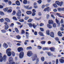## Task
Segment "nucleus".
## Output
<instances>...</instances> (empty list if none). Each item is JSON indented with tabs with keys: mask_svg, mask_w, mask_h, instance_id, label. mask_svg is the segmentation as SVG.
I'll return each mask as SVG.
<instances>
[{
	"mask_svg": "<svg viewBox=\"0 0 64 64\" xmlns=\"http://www.w3.org/2000/svg\"><path fill=\"white\" fill-rule=\"evenodd\" d=\"M56 4L58 5V6H61L63 5V2H60L58 1H56V2L55 3L53 4V6L55 8L58 7V6Z\"/></svg>",
	"mask_w": 64,
	"mask_h": 64,
	"instance_id": "obj_1",
	"label": "nucleus"
},
{
	"mask_svg": "<svg viewBox=\"0 0 64 64\" xmlns=\"http://www.w3.org/2000/svg\"><path fill=\"white\" fill-rule=\"evenodd\" d=\"M2 54L1 53H0V62H2L3 60L4 61H5L6 60L7 56L6 55H4L3 56V58L2 56Z\"/></svg>",
	"mask_w": 64,
	"mask_h": 64,
	"instance_id": "obj_2",
	"label": "nucleus"
},
{
	"mask_svg": "<svg viewBox=\"0 0 64 64\" xmlns=\"http://www.w3.org/2000/svg\"><path fill=\"white\" fill-rule=\"evenodd\" d=\"M46 34L47 35H50V36L52 38L54 37V34L53 32H51L50 34V31L49 30H46Z\"/></svg>",
	"mask_w": 64,
	"mask_h": 64,
	"instance_id": "obj_3",
	"label": "nucleus"
},
{
	"mask_svg": "<svg viewBox=\"0 0 64 64\" xmlns=\"http://www.w3.org/2000/svg\"><path fill=\"white\" fill-rule=\"evenodd\" d=\"M11 51V49L10 48H8L6 50V53L7 54L8 56L10 57L12 54L11 52L10 51Z\"/></svg>",
	"mask_w": 64,
	"mask_h": 64,
	"instance_id": "obj_4",
	"label": "nucleus"
},
{
	"mask_svg": "<svg viewBox=\"0 0 64 64\" xmlns=\"http://www.w3.org/2000/svg\"><path fill=\"white\" fill-rule=\"evenodd\" d=\"M28 25L30 27H32V26H33L34 28V29L36 28V27H37V25H36L35 24H33L31 23H30L28 24Z\"/></svg>",
	"mask_w": 64,
	"mask_h": 64,
	"instance_id": "obj_5",
	"label": "nucleus"
},
{
	"mask_svg": "<svg viewBox=\"0 0 64 64\" xmlns=\"http://www.w3.org/2000/svg\"><path fill=\"white\" fill-rule=\"evenodd\" d=\"M24 52H20L19 54V58L20 59H22V58H23V57H24Z\"/></svg>",
	"mask_w": 64,
	"mask_h": 64,
	"instance_id": "obj_6",
	"label": "nucleus"
},
{
	"mask_svg": "<svg viewBox=\"0 0 64 64\" xmlns=\"http://www.w3.org/2000/svg\"><path fill=\"white\" fill-rule=\"evenodd\" d=\"M21 10H19L18 11V12L16 13V15L18 17H21Z\"/></svg>",
	"mask_w": 64,
	"mask_h": 64,
	"instance_id": "obj_7",
	"label": "nucleus"
},
{
	"mask_svg": "<svg viewBox=\"0 0 64 64\" xmlns=\"http://www.w3.org/2000/svg\"><path fill=\"white\" fill-rule=\"evenodd\" d=\"M32 55H33V53L31 51H29L28 52L27 55L28 56H29V57H31Z\"/></svg>",
	"mask_w": 64,
	"mask_h": 64,
	"instance_id": "obj_8",
	"label": "nucleus"
},
{
	"mask_svg": "<svg viewBox=\"0 0 64 64\" xmlns=\"http://www.w3.org/2000/svg\"><path fill=\"white\" fill-rule=\"evenodd\" d=\"M4 24H5L6 25H7L6 26H4V27H5L4 29L5 30H8V28H9V26L7 25V24H8L7 22H5L4 23Z\"/></svg>",
	"mask_w": 64,
	"mask_h": 64,
	"instance_id": "obj_9",
	"label": "nucleus"
},
{
	"mask_svg": "<svg viewBox=\"0 0 64 64\" xmlns=\"http://www.w3.org/2000/svg\"><path fill=\"white\" fill-rule=\"evenodd\" d=\"M3 47H4V48L6 49V48H8V45L5 42H4L3 45Z\"/></svg>",
	"mask_w": 64,
	"mask_h": 64,
	"instance_id": "obj_10",
	"label": "nucleus"
},
{
	"mask_svg": "<svg viewBox=\"0 0 64 64\" xmlns=\"http://www.w3.org/2000/svg\"><path fill=\"white\" fill-rule=\"evenodd\" d=\"M18 52H20L23 50V48L22 47H19L18 48Z\"/></svg>",
	"mask_w": 64,
	"mask_h": 64,
	"instance_id": "obj_11",
	"label": "nucleus"
},
{
	"mask_svg": "<svg viewBox=\"0 0 64 64\" xmlns=\"http://www.w3.org/2000/svg\"><path fill=\"white\" fill-rule=\"evenodd\" d=\"M50 50H51V51L52 52H55V48L54 47H52L50 48Z\"/></svg>",
	"mask_w": 64,
	"mask_h": 64,
	"instance_id": "obj_12",
	"label": "nucleus"
},
{
	"mask_svg": "<svg viewBox=\"0 0 64 64\" xmlns=\"http://www.w3.org/2000/svg\"><path fill=\"white\" fill-rule=\"evenodd\" d=\"M54 23V22L52 20H50L48 21V24L50 25H51V24H53Z\"/></svg>",
	"mask_w": 64,
	"mask_h": 64,
	"instance_id": "obj_13",
	"label": "nucleus"
},
{
	"mask_svg": "<svg viewBox=\"0 0 64 64\" xmlns=\"http://www.w3.org/2000/svg\"><path fill=\"white\" fill-rule=\"evenodd\" d=\"M9 61L10 62V63H11L13 61V58L12 57H10L9 59Z\"/></svg>",
	"mask_w": 64,
	"mask_h": 64,
	"instance_id": "obj_14",
	"label": "nucleus"
},
{
	"mask_svg": "<svg viewBox=\"0 0 64 64\" xmlns=\"http://www.w3.org/2000/svg\"><path fill=\"white\" fill-rule=\"evenodd\" d=\"M37 58V55H36L35 56H34L33 58L32 59V61H35Z\"/></svg>",
	"mask_w": 64,
	"mask_h": 64,
	"instance_id": "obj_15",
	"label": "nucleus"
},
{
	"mask_svg": "<svg viewBox=\"0 0 64 64\" xmlns=\"http://www.w3.org/2000/svg\"><path fill=\"white\" fill-rule=\"evenodd\" d=\"M38 34H39V35L40 36H44L43 34V33L42 32H40L38 33Z\"/></svg>",
	"mask_w": 64,
	"mask_h": 64,
	"instance_id": "obj_16",
	"label": "nucleus"
},
{
	"mask_svg": "<svg viewBox=\"0 0 64 64\" xmlns=\"http://www.w3.org/2000/svg\"><path fill=\"white\" fill-rule=\"evenodd\" d=\"M58 35L59 36H60V37H62V34H61V32L60 31L58 32Z\"/></svg>",
	"mask_w": 64,
	"mask_h": 64,
	"instance_id": "obj_17",
	"label": "nucleus"
},
{
	"mask_svg": "<svg viewBox=\"0 0 64 64\" xmlns=\"http://www.w3.org/2000/svg\"><path fill=\"white\" fill-rule=\"evenodd\" d=\"M59 61L60 63H64V60L63 58L60 59Z\"/></svg>",
	"mask_w": 64,
	"mask_h": 64,
	"instance_id": "obj_18",
	"label": "nucleus"
},
{
	"mask_svg": "<svg viewBox=\"0 0 64 64\" xmlns=\"http://www.w3.org/2000/svg\"><path fill=\"white\" fill-rule=\"evenodd\" d=\"M26 13L28 15H31V14H32V12L31 11H27Z\"/></svg>",
	"mask_w": 64,
	"mask_h": 64,
	"instance_id": "obj_19",
	"label": "nucleus"
},
{
	"mask_svg": "<svg viewBox=\"0 0 64 64\" xmlns=\"http://www.w3.org/2000/svg\"><path fill=\"white\" fill-rule=\"evenodd\" d=\"M4 20H5V21H6L7 22H10V20L7 18H5Z\"/></svg>",
	"mask_w": 64,
	"mask_h": 64,
	"instance_id": "obj_20",
	"label": "nucleus"
},
{
	"mask_svg": "<svg viewBox=\"0 0 64 64\" xmlns=\"http://www.w3.org/2000/svg\"><path fill=\"white\" fill-rule=\"evenodd\" d=\"M50 8V7H48L44 9V11H45V12H46V11H49V9Z\"/></svg>",
	"mask_w": 64,
	"mask_h": 64,
	"instance_id": "obj_21",
	"label": "nucleus"
},
{
	"mask_svg": "<svg viewBox=\"0 0 64 64\" xmlns=\"http://www.w3.org/2000/svg\"><path fill=\"white\" fill-rule=\"evenodd\" d=\"M16 37L17 39H18V40L20 39H21V36H20L19 35L16 36Z\"/></svg>",
	"mask_w": 64,
	"mask_h": 64,
	"instance_id": "obj_22",
	"label": "nucleus"
},
{
	"mask_svg": "<svg viewBox=\"0 0 64 64\" xmlns=\"http://www.w3.org/2000/svg\"><path fill=\"white\" fill-rule=\"evenodd\" d=\"M16 4L18 5V6H19V5H20V2H19V1L18 0H17L16 1Z\"/></svg>",
	"mask_w": 64,
	"mask_h": 64,
	"instance_id": "obj_23",
	"label": "nucleus"
},
{
	"mask_svg": "<svg viewBox=\"0 0 64 64\" xmlns=\"http://www.w3.org/2000/svg\"><path fill=\"white\" fill-rule=\"evenodd\" d=\"M28 1L27 0H24L23 1V3L24 4H27Z\"/></svg>",
	"mask_w": 64,
	"mask_h": 64,
	"instance_id": "obj_24",
	"label": "nucleus"
},
{
	"mask_svg": "<svg viewBox=\"0 0 64 64\" xmlns=\"http://www.w3.org/2000/svg\"><path fill=\"white\" fill-rule=\"evenodd\" d=\"M1 30V31L2 33H5L6 32V30Z\"/></svg>",
	"mask_w": 64,
	"mask_h": 64,
	"instance_id": "obj_25",
	"label": "nucleus"
},
{
	"mask_svg": "<svg viewBox=\"0 0 64 64\" xmlns=\"http://www.w3.org/2000/svg\"><path fill=\"white\" fill-rule=\"evenodd\" d=\"M37 2L39 4H41L42 3V0H38L37 1Z\"/></svg>",
	"mask_w": 64,
	"mask_h": 64,
	"instance_id": "obj_26",
	"label": "nucleus"
},
{
	"mask_svg": "<svg viewBox=\"0 0 64 64\" xmlns=\"http://www.w3.org/2000/svg\"><path fill=\"white\" fill-rule=\"evenodd\" d=\"M56 23H57L58 24V25H60V22H59V21H58V20H57V18H56Z\"/></svg>",
	"mask_w": 64,
	"mask_h": 64,
	"instance_id": "obj_27",
	"label": "nucleus"
},
{
	"mask_svg": "<svg viewBox=\"0 0 64 64\" xmlns=\"http://www.w3.org/2000/svg\"><path fill=\"white\" fill-rule=\"evenodd\" d=\"M57 10L58 11H62V8H57Z\"/></svg>",
	"mask_w": 64,
	"mask_h": 64,
	"instance_id": "obj_28",
	"label": "nucleus"
},
{
	"mask_svg": "<svg viewBox=\"0 0 64 64\" xmlns=\"http://www.w3.org/2000/svg\"><path fill=\"white\" fill-rule=\"evenodd\" d=\"M47 26L48 28H49V29H51V28H52V26L49 25L48 24L47 25Z\"/></svg>",
	"mask_w": 64,
	"mask_h": 64,
	"instance_id": "obj_29",
	"label": "nucleus"
},
{
	"mask_svg": "<svg viewBox=\"0 0 64 64\" xmlns=\"http://www.w3.org/2000/svg\"><path fill=\"white\" fill-rule=\"evenodd\" d=\"M12 12V9H10L8 10L7 11L8 13H11Z\"/></svg>",
	"mask_w": 64,
	"mask_h": 64,
	"instance_id": "obj_30",
	"label": "nucleus"
},
{
	"mask_svg": "<svg viewBox=\"0 0 64 64\" xmlns=\"http://www.w3.org/2000/svg\"><path fill=\"white\" fill-rule=\"evenodd\" d=\"M45 60V58L43 56H42L41 58V60L42 61V62H44Z\"/></svg>",
	"mask_w": 64,
	"mask_h": 64,
	"instance_id": "obj_31",
	"label": "nucleus"
},
{
	"mask_svg": "<svg viewBox=\"0 0 64 64\" xmlns=\"http://www.w3.org/2000/svg\"><path fill=\"white\" fill-rule=\"evenodd\" d=\"M2 15V16H4V13L0 11V15Z\"/></svg>",
	"mask_w": 64,
	"mask_h": 64,
	"instance_id": "obj_32",
	"label": "nucleus"
},
{
	"mask_svg": "<svg viewBox=\"0 0 64 64\" xmlns=\"http://www.w3.org/2000/svg\"><path fill=\"white\" fill-rule=\"evenodd\" d=\"M7 44H8V45L10 47V46H11V45H12V44H11V43L10 42H7Z\"/></svg>",
	"mask_w": 64,
	"mask_h": 64,
	"instance_id": "obj_33",
	"label": "nucleus"
},
{
	"mask_svg": "<svg viewBox=\"0 0 64 64\" xmlns=\"http://www.w3.org/2000/svg\"><path fill=\"white\" fill-rule=\"evenodd\" d=\"M4 21V20L3 18H1L0 19V22L2 23Z\"/></svg>",
	"mask_w": 64,
	"mask_h": 64,
	"instance_id": "obj_34",
	"label": "nucleus"
},
{
	"mask_svg": "<svg viewBox=\"0 0 64 64\" xmlns=\"http://www.w3.org/2000/svg\"><path fill=\"white\" fill-rule=\"evenodd\" d=\"M8 8H4L3 9V10L5 12H6L8 10Z\"/></svg>",
	"mask_w": 64,
	"mask_h": 64,
	"instance_id": "obj_35",
	"label": "nucleus"
},
{
	"mask_svg": "<svg viewBox=\"0 0 64 64\" xmlns=\"http://www.w3.org/2000/svg\"><path fill=\"white\" fill-rule=\"evenodd\" d=\"M25 42H24V44L25 45H27V42H29V40H26L25 41Z\"/></svg>",
	"mask_w": 64,
	"mask_h": 64,
	"instance_id": "obj_36",
	"label": "nucleus"
},
{
	"mask_svg": "<svg viewBox=\"0 0 64 64\" xmlns=\"http://www.w3.org/2000/svg\"><path fill=\"white\" fill-rule=\"evenodd\" d=\"M19 21L20 22H24V20L23 19H21L19 20Z\"/></svg>",
	"mask_w": 64,
	"mask_h": 64,
	"instance_id": "obj_37",
	"label": "nucleus"
},
{
	"mask_svg": "<svg viewBox=\"0 0 64 64\" xmlns=\"http://www.w3.org/2000/svg\"><path fill=\"white\" fill-rule=\"evenodd\" d=\"M43 49L44 50H49V48H43Z\"/></svg>",
	"mask_w": 64,
	"mask_h": 64,
	"instance_id": "obj_38",
	"label": "nucleus"
},
{
	"mask_svg": "<svg viewBox=\"0 0 64 64\" xmlns=\"http://www.w3.org/2000/svg\"><path fill=\"white\" fill-rule=\"evenodd\" d=\"M15 30L16 33H19V30H18L17 28H15Z\"/></svg>",
	"mask_w": 64,
	"mask_h": 64,
	"instance_id": "obj_39",
	"label": "nucleus"
},
{
	"mask_svg": "<svg viewBox=\"0 0 64 64\" xmlns=\"http://www.w3.org/2000/svg\"><path fill=\"white\" fill-rule=\"evenodd\" d=\"M33 20L32 19H30L28 20V22H31Z\"/></svg>",
	"mask_w": 64,
	"mask_h": 64,
	"instance_id": "obj_40",
	"label": "nucleus"
},
{
	"mask_svg": "<svg viewBox=\"0 0 64 64\" xmlns=\"http://www.w3.org/2000/svg\"><path fill=\"white\" fill-rule=\"evenodd\" d=\"M42 18L41 17H40V18H35V19L36 20H40Z\"/></svg>",
	"mask_w": 64,
	"mask_h": 64,
	"instance_id": "obj_41",
	"label": "nucleus"
},
{
	"mask_svg": "<svg viewBox=\"0 0 64 64\" xmlns=\"http://www.w3.org/2000/svg\"><path fill=\"white\" fill-rule=\"evenodd\" d=\"M46 43V41H42L41 42V44H45Z\"/></svg>",
	"mask_w": 64,
	"mask_h": 64,
	"instance_id": "obj_42",
	"label": "nucleus"
},
{
	"mask_svg": "<svg viewBox=\"0 0 64 64\" xmlns=\"http://www.w3.org/2000/svg\"><path fill=\"white\" fill-rule=\"evenodd\" d=\"M40 29L41 31H42V32H44V29L43 28H40Z\"/></svg>",
	"mask_w": 64,
	"mask_h": 64,
	"instance_id": "obj_43",
	"label": "nucleus"
},
{
	"mask_svg": "<svg viewBox=\"0 0 64 64\" xmlns=\"http://www.w3.org/2000/svg\"><path fill=\"white\" fill-rule=\"evenodd\" d=\"M15 14H16V11L15 10H13L12 14V15H15Z\"/></svg>",
	"mask_w": 64,
	"mask_h": 64,
	"instance_id": "obj_44",
	"label": "nucleus"
},
{
	"mask_svg": "<svg viewBox=\"0 0 64 64\" xmlns=\"http://www.w3.org/2000/svg\"><path fill=\"white\" fill-rule=\"evenodd\" d=\"M32 49L31 46H29L27 48V50H30V49Z\"/></svg>",
	"mask_w": 64,
	"mask_h": 64,
	"instance_id": "obj_45",
	"label": "nucleus"
},
{
	"mask_svg": "<svg viewBox=\"0 0 64 64\" xmlns=\"http://www.w3.org/2000/svg\"><path fill=\"white\" fill-rule=\"evenodd\" d=\"M29 19V17L28 16H26L24 18V19L25 20H27Z\"/></svg>",
	"mask_w": 64,
	"mask_h": 64,
	"instance_id": "obj_46",
	"label": "nucleus"
},
{
	"mask_svg": "<svg viewBox=\"0 0 64 64\" xmlns=\"http://www.w3.org/2000/svg\"><path fill=\"white\" fill-rule=\"evenodd\" d=\"M55 39L56 40V41H59V38L57 37L55 38Z\"/></svg>",
	"mask_w": 64,
	"mask_h": 64,
	"instance_id": "obj_47",
	"label": "nucleus"
},
{
	"mask_svg": "<svg viewBox=\"0 0 64 64\" xmlns=\"http://www.w3.org/2000/svg\"><path fill=\"white\" fill-rule=\"evenodd\" d=\"M12 19H14V20H16V21L17 20V19L15 16H14L12 18Z\"/></svg>",
	"mask_w": 64,
	"mask_h": 64,
	"instance_id": "obj_48",
	"label": "nucleus"
},
{
	"mask_svg": "<svg viewBox=\"0 0 64 64\" xmlns=\"http://www.w3.org/2000/svg\"><path fill=\"white\" fill-rule=\"evenodd\" d=\"M38 49H42V46H38Z\"/></svg>",
	"mask_w": 64,
	"mask_h": 64,
	"instance_id": "obj_49",
	"label": "nucleus"
},
{
	"mask_svg": "<svg viewBox=\"0 0 64 64\" xmlns=\"http://www.w3.org/2000/svg\"><path fill=\"white\" fill-rule=\"evenodd\" d=\"M8 4L10 5L12 4V2L11 1L9 0L8 2Z\"/></svg>",
	"mask_w": 64,
	"mask_h": 64,
	"instance_id": "obj_50",
	"label": "nucleus"
},
{
	"mask_svg": "<svg viewBox=\"0 0 64 64\" xmlns=\"http://www.w3.org/2000/svg\"><path fill=\"white\" fill-rule=\"evenodd\" d=\"M35 15H36V13L35 12H32V16H34Z\"/></svg>",
	"mask_w": 64,
	"mask_h": 64,
	"instance_id": "obj_51",
	"label": "nucleus"
},
{
	"mask_svg": "<svg viewBox=\"0 0 64 64\" xmlns=\"http://www.w3.org/2000/svg\"><path fill=\"white\" fill-rule=\"evenodd\" d=\"M32 12L33 13H35L36 12V10H35V9H32Z\"/></svg>",
	"mask_w": 64,
	"mask_h": 64,
	"instance_id": "obj_52",
	"label": "nucleus"
},
{
	"mask_svg": "<svg viewBox=\"0 0 64 64\" xmlns=\"http://www.w3.org/2000/svg\"><path fill=\"white\" fill-rule=\"evenodd\" d=\"M12 56H15V54L14 52H12Z\"/></svg>",
	"mask_w": 64,
	"mask_h": 64,
	"instance_id": "obj_53",
	"label": "nucleus"
},
{
	"mask_svg": "<svg viewBox=\"0 0 64 64\" xmlns=\"http://www.w3.org/2000/svg\"><path fill=\"white\" fill-rule=\"evenodd\" d=\"M14 24L13 23H12L11 24V25H10V27H13L14 26Z\"/></svg>",
	"mask_w": 64,
	"mask_h": 64,
	"instance_id": "obj_54",
	"label": "nucleus"
},
{
	"mask_svg": "<svg viewBox=\"0 0 64 64\" xmlns=\"http://www.w3.org/2000/svg\"><path fill=\"white\" fill-rule=\"evenodd\" d=\"M47 54L49 56H50L51 55V52H48Z\"/></svg>",
	"mask_w": 64,
	"mask_h": 64,
	"instance_id": "obj_55",
	"label": "nucleus"
},
{
	"mask_svg": "<svg viewBox=\"0 0 64 64\" xmlns=\"http://www.w3.org/2000/svg\"><path fill=\"white\" fill-rule=\"evenodd\" d=\"M53 27H56V24L55 23H54L53 24Z\"/></svg>",
	"mask_w": 64,
	"mask_h": 64,
	"instance_id": "obj_56",
	"label": "nucleus"
},
{
	"mask_svg": "<svg viewBox=\"0 0 64 64\" xmlns=\"http://www.w3.org/2000/svg\"><path fill=\"white\" fill-rule=\"evenodd\" d=\"M49 16V15L48 14H47L46 15V18L47 19H48L49 18V16Z\"/></svg>",
	"mask_w": 64,
	"mask_h": 64,
	"instance_id": "obj_57",
	"label": "nucleus"
},
{
	"mask_svg": "<svg viewBox=\"0 0 64 64\" xmlns=\"http://www.w3.org/2000/svg\"><path fill=\"white\" fill-rule=\"evenodd\" d=\"M34 8H36H36H38V6H37L36 5L34 6Z\"/></svg>",
	"mask_w": 64,
	"mask_h": 64,
	"instance_id": "obj_58",
	"label": "nucleus"
},
{
	"mask_svg": "<svg viewBox=\"0 0 64 64\" xmlns=\"http://www.w3.org/2000/svg\"><path fill=\"white\" fill-rule=\"evenodd\" d=\"M44 26V24L43 23H41L40 24V26Z\"/></svg>",
	"mask_w": 64,
	"mask_h": 64,
	"instance_id": "obj_59",
	"label": "nucleus"
},
{
	"mask_svg": "<svg viewBox=\"0 0 64 64\" xmlns=\"http://www.w3.org/2000/svg\"><path fill=\"white\" fill-rule=\"evenodd\" d=\"M45 5H43L42 6V9H44V8H45Z\"/></svg>",
	"mask_w": 64,
	"mask_h": 64,
	"instance_id": "obj_60",
	"label": "nucleus"
},
{
	"mask_svg": "<svg viewBox=\"0 0 64 64\" xmlns=\"http://www.w3.org/2000/svg\"><path fill=\"white\" fill-rule=\"evenodd\" d=\"M56 64H58V59H57L56 60Z\"/></svg>",
	"mask_w": 64,
	"mask_h": 64,
	"instance_id": "obj_61",
	"label": "nucleus"
},
{
	"mask_svg": "<svg viewBox=\"0 0 64 64\" xmlns=\"http://www.w3.org/2000/svg\"><path fill=\"white\" fill-rule=\"evenodd\" d=\"M25 31H24V30H22V34H24L25 33Z\"/></svg>",
	"mask_w": 64,
	"mask_h": 64,
	"instance_id": "obj_62",
	"label": "nucleus"
},
{
	"mask_svg": "<svg viewBox=\"0 0 64 64\" xmlns=\"http://www.w3.org/2000/svg\"><path fill=\"white\" fill-rule=\"evenodd\" d=\"M15 62H12L8 64H15Z\"/></svg>",
	"mask_w": 64,
	"mask_h": 64,
	"instance_id": "obj_63",
	"label": "nucleus"
},
{
	"mask_svg": "<svg viewBox=\"0 0 64 64\" xmlns=\"http://www.w3.org/2000/svg\"><path fill=\"white\" fill-rule=\"evenodd\" d=\"M34 34L35 35H37V32H35L34 33Z\"/></svg>",
	"mask_w": 64,
	"mask_h": 64,
	"instance_id": "obj_64",
	"label": "nucleus"
}]
</instances>
